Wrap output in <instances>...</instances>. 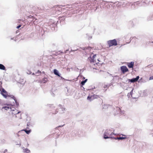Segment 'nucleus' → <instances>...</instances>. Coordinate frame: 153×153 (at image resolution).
I'll list each match as a JSON object with an SVG mask.
<instances>
[{
	"instance_id": "nucleus-7",
	"label": "nucleus",
	"mask_w": 153,
	"mask_h": 153,
	"mask_svg": "<svg viewBox=\"0 0 153 153\" xmlns=\"http://www.w3.org/2000/svg\"><path fill=\"white\" fill-rule=\"evenodd\" d=\"M134 62H128L127 63V65L129 68H133L134 65Z\"/></svg>"
},
{
	"instance_id": "nucleus-29",
	"label": "nucleus",
	"mask_w": 153,
	"mask_h": 153,
	"mask_svg": "<svg viewBox=\"0 0 153 153\" xmlns=\"http://www.w3.org/2000/svg\"><path fill=\"white\" fill-rule=\"evenodd\" d=\"M150 43H153V42H150Z\"/></svg>"
},
{
	"instance_id": "nucleus-30",
	"label": "nucleus",
	"mask_w": 153,
	"mask_h": 153,
	"mask_svg": "<svg viewBox=\"0 0 153 153\" xmlns=\"http://www.w3.org/2000/svg\"><path fill=\"white\" fill-rule=\"evenodd\" d=\"M97 61L100 62V61H99V60L98 59H97Z\"/></svg>"
},
{
	"instance_id": "nucleus-20",
	"label": "nucleus",
	"mask_w": 153,
	"mask_h": 153,
	"mask_svg": "<svg viewBox=\"0 0 153 153\" xmlns=\"http://www.w3.org/2000/svg\"><path fill=\"white\" fill-rule=\"evenodd\" d=\"M12 98L14 99V100H15V102H16V104L17 105H18V102H17V100H16V99L15 98V97H14L13 96V97H12Z\"/></svg>"
},
{
	"instance_id": "nucleus-10",
	"label": "nucleus",
	"mask_w": 153,
	"mask_h": 153,
	"mask_svg": "<svg viewBox=\"0 0 153 153\" xmlns=\"http://www.w3.org/2000/svg\"><path fill=\"white\" fill-rule=\"evenodd\" d=\"M0 69L2 70H5V68L3 65L0 64Z\"/></svg>"
},
{
	"instance_id": "nucleus-5",
	"label": "nucleus",
	"mask_w": 153,
	"mask_h": 153,
	"mask_svg": "<svg viewBox=\"0 0 153 153\" xmlns=\"http://www.w3.org/2000/svg\"><path fill=\"white\" fill-rule=\"evenodd\" d=\"M1 94L5 98H6L7 97H10V96L7 94V91L4 89H2L1 92Z\"/></svg>"
},
{
	"instance_id": "nucleus-18",
	"label": "nucleus",
	"mask_w": 153,
	"mask_h": 153,
	"mask_svg": "<svg viewBox=\"0 0 153 153\" xmlns=\"http://www.w3.org/2000/svg\"><path fill=\"white\" fill-rule=\"evenodd\" d=\"M91 99H92V96H88L87 97L88 100H90V101L91 100Z\"/></svg>"
},
{
	"instance_id": "nucleus-27",
	"label": "nucleus",
	"mask_w": 153,
	"mask_h": 153,
	"mask_svg": "<svg viewBox=\"0 0 153 153\" xmlns=\"http://www.w3.org/2000/svg\"><path fill=\"white\" fill-rule=\"evenodd\" d=\"M106 132V134H107V135H109V133H108V132Z\"/></svg>"
},
{
	"instance_id": "nucleus-14",
	"label": "nucleus",
	"mask_w": 153,
	"mask_h": 153,
	"mask_svg": "<svg viewBox=\"0 0 153 153\" xmlns=\"http://www.w3.org/2000/svg\"><path fill=\"white\" fill-rule=\"evenodd\" d=\"M87 79H85V80L82 81L81 83V84L82 85H84L85 83L87 82Z\"/></svg>"
},
{
	"instance_id": "nucleus-1",
	"label": "nucleus",
	"mask_w": 153,
	"mask_h": 153,
	"mask_svg": "<svg viewBox=\"0 0 153 153\" xmlns=\"http://www.w3.org/2000/svg\"><path fill=\"white\" fill-rule=\"evenodd\" d=\"M2 111L5 112H8L13 116L16 115V117H17L16 115H19L20 112L13 107H11L9 105L4 106L1 109Z\"/></svg>"
},
{
	"instance_id": "nucleus-21",
	"label": "nucleus",
	"mask_w": 153,
	"mask_h": 153,
	"mask_svg": "<svg viewBox=\"0 0 153 153\" xmlns=\"http://www.w3.org/2000/svg\"><path fill=\"white\" fill-rule=\"evenodd\" d=\"M149 79L150 80L153 79V76H152L150 77Z\"/></svg>"
},
{
	"instance_id": "nucleus-23",
	"label": "nucleus",
	"mask_w": 153,
	"mask_h": 153,
	"mask_svg": "<svg viewBox=\"0 0 153 153\" xmlns=\"http://www.w3.org/2000/svg\"><path fill=\"white\" fill-rule=\"evenodd\" d=\"M7 149H5V150H4V153H6V152H7Z\"/></svg>"
},
{
	"instance_id": "nucleus-9",
	"label": "nucleus",
	"mask_w": 153,
	"mask_h": 153,
	"mask_svg": "<svg viewBox=\"0 0 153 153\" xmlns=\"http://www.w3.org/2000/svg\"><path fill=\"white\" fill-rule=\"evenodd\" d=\"M54 73L55 75L58 76H60V74L58 73V71L56 69L54 70Z\"/></svg>"
},
{
	"instance_id": "nucleus-26",
	"label": "nucleus",
	"mask_w": 153,
	"mask_h": 153,
	"mask_svg": "<svg viewBox=\"0 0 153 153\" xmlns=\"http://www.w3.org/2000/svg\"><path fill=\"white\" fill-rule=\"evenodd\" d=\"M19 115H20V116H19V117H19V118H21V114H19Z\"/></svg>"
},
{
	"instance_id": "nucleus-4",
	"label": "nucleus",
	"mask_w": 153,
	"mask_h": 153,
	"mask_svg": "<svg viewBox=\"0 0 153 153\" xmlns=\"http://www.w3.org/2000/svg\"><path fill=\"white\" fill-rule=\"evenodd\" d=\"M121 70L123 74H124L126 72L128 71V69L127 67L125 66H121Z\"/></svg>"
},
{
	"instance_id": "nucleus-19",
	"label": "nucleus",
	"mask_w": 153,
	"mask_h": 153,
	"mask_svg": "<svg viewBox=\"0 0 153 153\" xmlns=\"http://www.w3.org/2000/svg\"><path fill=\"white\" fill-rule=\"evenodd\" d=\"M103 88L104 89L106 88L105 90H106L107 88H108V86L107 85H104V86L103 87Z\"/></svg>"
},
{
	"instance_id": "nucleus-12",
	"label": "nucleus",
	"mask_w": 153,
	"mask_h": 153,
	"mask_svg": "<svg viewBox=\"0 0 153 153\" xmlns=\"http://www.w3.org/2000/svg\"><path fill=\"white\" fill-rule=\"evenodd\" d=\"M113 138L115 139V140H117V139H118V140H123V139H124L126 138L123 137H117V138L113 137Z\"/></svg>"
},
{
	"instance_id": "nucleus-3",
	"label": "nucleus",
	"mask_w": 153,
	"mask_h": 153,
	"mask_svg": "<svg viewBox=\"0 0 153 153\" xmlns=\"http://www.w3.org/2000/svg\"><path fill=\"white\" fill-rule=\"evenodd\" d=\"M108 45V48H110L111 47L114 46H115L117 45V41L115 39L108 40L107 42Z\"/></svg>"
},
{
	"instance_id": "nucleus-17",
	"label": "nucleus",
	"mask_w": 153,
	"mask_h": 153,
	"mask_svg": "<svg viewBox=\"0 0 153 153\" xmlns=\"http://www.w3.org/2000/svg\"><path fill=\"white\" fill-rule=\"evenodd\" d=\"M99 97L97 95H94L92 96V99L97 98Z\"/></svg>"
},
{
	"instance_id": "nucleus-15",
	"label": "nucleus",
	"mask_w": 153,
	"mask_h": 153,
	"mask_svg": "<svg viewBox=\"0 0 153 153\" xmlns=\"http://www.w3.org/2000/svg\"><path fill=\"white\" fill-rule=\"evenodd\" d=\"M24 152H26L27 153H29L30 152V150H29L28 149H25L24 150Z\"/></svg>"
},
{
	"instance_id": "nucleus-24",
	"label": "nucleus",
	"mask_w": 153,
	"mask_h": 153,
	"mask_svg": "<svg viewBox=\"0 0 153 153\" xmlns=\"http://www.w3.org/2000/svg\"><path fill=\"white\" fill-rule=\"evenodd\" d=\"M28 72H27V73L28 74H30L31 73V72L30 71H28Z\"/></svg>"
},
{
	"instance_id": "nucleus-6",
	"label": "nucleus",
	"mask_w": 153,
	"mask_h": 153,
	"mask_svg": "<svg viewBox=\"0 0 153 153\" xmlns=\"http://www.w3.org/2000/svg\"><path fill=\"white\" fill-rule=\"evenodd\" d=\"M48 81V79L46 77L43 78L42 79L39 80V82L40 83H46Z\"/></svg>"
},
{
	"instance_id": "nucleus-8",
	"label": "nucleus",
	"mask_w": 153,
	"mask_h": 153,
	"mask_svg": "<svg viewBox=\"0 0 153 153\" xmlns=\"http://www.w3.org/2000/svg\"><path fill=\"white\" fill-rule=\"evenodd\" d=\"M139 78V76H137L136 78H133L132 79H130V81L132 82H135L137 81Z\"/></svg>"
},
{
	"instance_id": "nucleus-22",
	"label": "nucleus",
	"mask_w": 153,
	"mask_h": 153,
	"mask_svg": "<svg viewBox=\"0 0 153 153\" xmlns=\"http://www.w3.org/2000/svg\"><path fill=\"white\" fill-rule=\"evenodd\" d=\"M21 25H19V26H18L17 27V29H18V28H19L21 27Z\"/></svg>"
},
{
	"instance_id": "nucleus-13",
	"label": "nucleus",
	"mask_w": 153,
	"mask_h": 153,
	"mask_svg": "<svg viewBox=\"0 0 153 153\" xmlns=\"http://www.w3.org/2000/svg\"><path fill=\"white\" fill-rule=\"evenodd\" d=\"M25 131V132L27 134H29L31 132L30 130H27L26 129L22 130H21V131Z\"/></svg>"
},
{
	"instance_id": "nucleus-11",
	"label": "nucleus",
	"mask_w": 153,
	"mask_h": 153,
	"mask_svg": "<svg viewBox=\"0 0 153 153\" xmlns=\"http://www.w3.org/2000/svg\"><path fill=\"white\" fill-rule=\"evenodd\" d=\"M106 132H105L104 134V138L105 139H108V138H112V137H108L107 136V134H106Z\"/></svg>"
},
{
	"instance_id": "nucleus-16",
	"label": "nucleus",
	"mask_w": 153,
	"mask_h": 153,
	"mask_svg": "<svg viewBox=\"0 0 153 153\" xmlns=\"http://www.w3.org/2000/svg\"><path fill=\"white\" fill-rule=\"evenodd\" d=\"M36 74H37V76H39L41 75V72L39 70H38V71L36 73Z\"/></svg>"
},
{
	"instance_id": "nucleus-28",
	"label": "nucleus",
	"mask_w": 153,
	"mask_h": 153,
	"mask_svg": "<svg viewBox=\"0 0 153 153\" xmlns=\"http://www.w3.org/2000/svg\"><path fill=\"white\" fill-rule=\"evenodd\" d=\"M2 85V82H0V86Z\"/></svg>"
},
{
	"instance_id": "nucleus-25",
	"label": "nucleus",
	"mask_w": 153,
	"mask_h": 153,
	"mask_svg": "<svg viewBox=\"0 0 153 153\" xmlns=\"http://www.w3.org/2000/svg\"><path fill=\"white\" fill-rule=\"evenodd\" d=\"M114 134L112 132V133H111V134H110V135H111H111H113Z\"/></svg>"
},
{
	"instance_id": "nucleus-2",
	"label": "nucleus",
	"mask_w": 153,
	"mask_h": 153,
	"mask_svg": "<svg viewBox=\"0 0 153 153\" xmlns=\"http://www.w3.org/2000/svg\"><path fill=\"white\" fill-rule=\"evenodd\" d=\"M96 56V55L95 54L92 57H90L89 60L90 62V67L93 69H97L98 68L97 66L101 65L102 63H99V62H96V61L95 59Z\"/></svg>"
}]
</instances>
